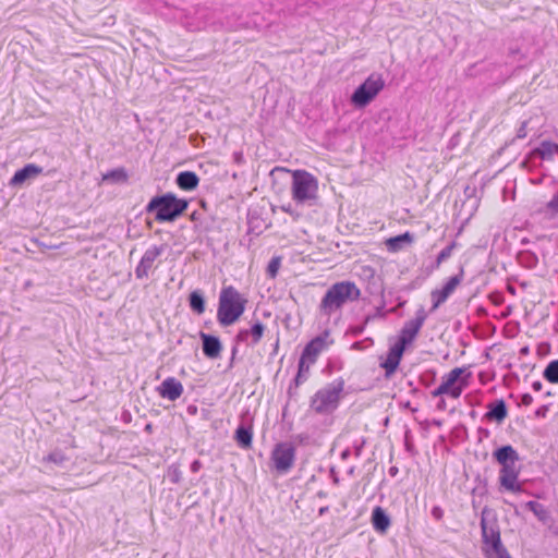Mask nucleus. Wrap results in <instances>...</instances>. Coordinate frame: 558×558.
I'll return each instance as SVG.
<instances>
[{"mask_svg":"<svg viewBox=\"0 0 558 558\" xmlns=\"http://www.w3.org/2000/svg\"><path fill=\"white\" fill-rule=\"evenodd\" d=\"M281 210L298 218L299 217V214L295 213V210L293 209L292 205L291 204H288V205H282L281 206Z\"/></svg>","mask_w":558,"mask_h":558,"instance_id":"obj_44","label":"nucleus"},{"mask_svg":"<svg viewBox=\"0 0 558 558\" xmlns=\"http://www.w3.org/2000/svg\"><path fill=\"white\" fill-rule=\"evenodd\" d=\"M330 476H331L333 484H336V485L339 484V476L333 468L330 469Z\"/></svg>","mask_w":558,"mask_h":558,"instance_id":"obj_48","label":"nucleus"},{"mask_svg":"<svg viewBox=\"0 0 558 558\" xmlns=\"http://www.w3.org/2000/svg\"><path fill=\"white\" fill-rule=\"evenodd\" d=\"M398 472V469L396 466L390 468L389 473L393 476Z\"/></svg>","mask_w":558,"mask_h":558,"instance_id":"obj_53","label":"nucleus"},{"mask_svg":"<svg viewBox=\"0 0 558 558\" xmlns=\"http://www.w3.org/2000/svg\"><path fill=\"white\" fill-rule=\"evenodd\" d=\"M236 352H238L236 347H233L232 348V357H231L230 366H232V363H233V360H234V356H235Z\"/></svg>","mask_w":558,"mask_h":558,"instance_id":"obj_52","label":"nucleus"},{"mask_svg":"<svg viewBox=\"0 0 558 558\" xmlns=\"http://www.w3.org/2000/svg\"><path fill=\"white\" fill-rule=\"evenodd\" d=\"M413 240H414L413 234H411L410 232L407 231L402 234L389 238L386 241V245H387L388 251L398 252V251L402 250L405 244L412 243Z\"/></svg>","mask_w":558,"mask_h":558,"instance_id":"obj_25","label":"nucleus"},{"mask_svg":"<svg viewBox=\"0 0 558 558\" xmlns=\"http://www.w3.org/2000/svg\"><path fill=\"white\" fill-rule=\"evenodd\" d=\"M271 460L278 473H287L294 464L295 448L290 442L277 444L271 452Z\"/></svg>","mask_w":558,"mask_h":558,"instance_id":"obj_9","label":"nucleus"},{"mask_svg":"<svg viewBox=\"0 0 558 558\" xmlns=\"http://www.w3.org/2000/svg\"><path fill=\"white\" fill-rule=\"evenodd\" d=\"M264 331V324L257 320L252 325L250 329H241L235 336V341L238 343L248 342V339L251 338L250 344L255 345L262 340Z\"/></svg>","mask_w":558,"mask_h":558,"instance_id":"obj_17","label":"nucleus"},{"mask_svg":"<svg viewBox=\"0 0 558 558\" xmlns=\"http://www.w3.org/2000/svg\"><path fill=\"white\" fill-rule=\"evenodd\" d=\"M157 391L160 397L175 401L183 393V386L174 377H168L157 387Z\"/></svg>","mask_w":558,"mask_h":558,"instance_id":"obj_16","label":"nucleus"},{"mask_svg":"<svg viewBox=\"0 0 558 558\" xmlns=\"http://www.w3.org/2000/svg\"><path fill=\"white\" fill-rule=\"evenodd\" d=\"M129 180V174L125 168L120 167L112 170H109L102 175V181L110 182L114 184L126 183Z\"/></svg>","mask_w":558,"mask_h":558,"instance_id":"obj_27","label":"nucleus"},{"mask_svg":"<svg viewBox=\"0 0 558 558\" xmlns=\"http://www.w3.org/2000/svg\"><path fill=\"white\" fill-rule=\"evenodd\" d=\"M532 402H533V397L530 393L522 395L521 402H520L521 405L529 407L532 404Z\"/></svg>","mask_w":558,"mask_h":558,"instance_id":"obj_43","label":"nucleus"},{"mask_svg":"<svg viewBox=\"0 0 558 558\" xmlns=\"http://www.w3.org/2000/svg\"><path fill=\"white\" fill-rule=\"evenodd\" d=\"M420 329H421V327H418L412 320H408L403 325L396 343H398L399 345H401L405 349L409 344H411L414 341Z\"/></svg>","mask_w":558,"mask_h":558,"instance_id":"obj_21","label":"nucleus"},{"mask_svg":"<svg viewBox=\"0 0 558 558\" xmlns=\"http://www.w3.org/2000/svg\"><path fill=\"white\" fill-rule=\"evenodd\" d=\"M177 185L184 191H193L199 183V178L193 171H182L177 175Z\"/></svg>","mask_w":558,"mask_h":558,"instance_id":"obj_23","label":"nucleus"},{"mask_svg":"<svg viewBox=\"0 0 558 558\" xmlns=\"http://www.w3.org/2000/svg\"><path fill=\"white\" fill-rule=\"evenodd\" d=\"M533 154L541 157L543 160H550L555 154H558V144L550 141H543L541 145L533 150Z\"/></svg>","mask_w":558,"mask_h":558,"instance_id":"obj_26","label":"nucleus"},{"mask_svg":"<svg viewBox=\"0 0 558 558\" xmlns=\"http://www.w3.org/2000/svg\"><path fill=\"white\" fill-rule=\"evenodd\" d=\"M247 300L232 286L221 289L219 294L217 320L228 327L234 324L244 313Z\"/></svg>","mask_w":558,"mask_h":558,"instance_id":"obj_3","label":"nucleus"},{"mask_svg":"<svg viewBox=\"0 0 558 558\" xmlns=\"http://www.w3.org/2000/svg\"><path fill=\"white\" fill-rule=\"evenodd\" d=\"M519 258H520V263L524 267H527V268H534V267H536V265L538 263L537 256L533 252H530V251L520 253Z\"/></svg>","mask_w":558,"mask_h":558,"instance_id":"obj_33","label":"nucleus"},{"mask_svg":"<svg viewBox=\"0 0 558 558\" xmlns=\"http://www.w3.org/2000/svg\"><path fill=\"white\" fill-rule=\"evenodd\" d=\"M311 365L312 364H308L306 361L302 359L299 360L298 373L293 380L295 387H299L300 385L307 380Z\"/></svg>","mask_w":558,"mask_h":558,"instance_id":"obj_30","label":"nucleus"},{"mask_svg":"<svg viewBox=\"0 0 558 558\" xmlns=\"http://www.w3.org/2000/svg\"><path fill=\"white\" fill-rule=\"evenodd\" d=\"M432 515L435 520L440 521L444 517V510L439 506H434L432 508Z\"/></svg>","mask_w":558,"mask_h":558,"instance_id":"obj_41","label":"nucleus"},{"mask_svg":"<svg viewBox=\"0 0 558 558\" xmlns=\"http://www.w3.org/2000/svg\"><path fill=\"white\" fill-rule=\"evenodd\" d=\"M386 316V312L384 311V305L376 307L375 313L373 315H367L365 317V324H368L371 320L375 318H384Z\"/></svg>","mask_w":558,"mask_h":558,"instance_id":"obj_39","label":"nucleus"},{"mask_svg":"<svg viewBox=\"0 0 558 558\" xmlns=\"http://www.w3.org/2000/svg\"><path fill=\"white\" fill-rule=\"evenodd\" d=\"M146 430H150L151 429V425L150 424H147L146 427H145Z\"/></svg>","mask_w":558,"mask_h":558,"instance_id":"obj_61","label":"nucleus"},{"mask_svg":"<svg viewBox=\"0 0 558 558\" xmlns=\"http://www.w3.org/2000/svg\"><path fill=\"white\" fill-rule=\"evenodd\" d=\"M280 265H281V257H279V256L272 257L270 259V262L268 263V266L266 269L267 276L272 279L276 278L278 275Z\"/></svg>","mask_w":558,"mask_h":558,"instance_id":"obj_35","label":"nucleus"},{"mask_svg":"<svg viewBox=\"0 0 558 558\" xmlns=\"http://www.w3.org/2000/svg\"><path fill=\"white\" fill-rule=\"evenodd\" d=\"M527 351H529V349H527V348H523V349L521 350V352H522V353H527Z\"/></svg>","mask_w":558,"mask_h":558,"instance_id":"obj_62","label":"nucleus"},{"mask_svg":"<svg viewBox=\"0 0 558 558\" xmlns=\"http://www.w3.org/2000/svg\"><path fill=\"white\" fill-rule=\"evenodd\" d=\"M199 338L202 340V350L206 357L215 360L220 356L222 351V343L217 336L199 331Z\"/></svg>","mask_w":558,"mask_h":558,"instance_id":"obj_14","label":"nucleus"},{"mask_svg":"<svg viewBox=\"0 0 558 558\" xmlns=\"http://www.w3.org/2000/svg\"><path fill=\"white\" fill-rule=\"evenodd\" d=\"M427 318V313L426 311L424 310L423 306H421L416 313H415V318L411 319L414 324H416L418 327L422 328V326L424 325L425 320Z\"/></svg>","mask_w":558,"mask_h":558,"instance_id":"obj_37","label":"nucleus"},{"mask_svg":"<svg viewBox=\"0 0 558 558\" xmlns=\"http://www.w3.org/2000/svg\"><path fill=\"white\" fill-rule=\"evenodd\" d=\"M525 507L532 511L539 521L546 522L549 519V512L544 505L530 500L525 504Z\"/></svg>","mask_w":558,"mask_h":558,"instance_id":"obj_29","label":"nucleus"},{"mask_svg":"<svg viewBox=\"0 0 558 558\" xmlns=\"http://www.w3.org/2000/svg\"><path fill=\"white\" fill-rule=\"evenodd\" d=\"M329 330H325L304 347L301 357L306 361L308 364H314L319 355V353L328 347L327 339L329 338Z\"/></svg>","mask_w":558,"mask_h":558,"instance_id":"obj_11","label":"nucleus"},{"mask_svg":"<svg viewBox=\"0 0 558 558\" xmlns=\"http://www.w3.org/2000/svg\"><path fill=\"white\" fill-rule=\"evenodd\" d=\"M444 395H446V392L444 391V389L441 388L440 385L436 389H434L432 391V396L433 397H440V396H444Z\"/></svg>","mask_w":558,"mask_h":558,"instance_id":"obj_47","label":"nucleus"},{"mask_svg":"<svg viewBox=\"0 0 558 558\" xmlns=\"http://www.w3.org/2000/svg\"><path fill=\"white\" fill-rule=\"evenodd\" d=\"M470 377L471 373H466L465 367H456L442 377L440 386L447 396L458 399L469 385Z\"/></svg>","mask_w":558,"mask_h":558,"instance_id":"obj_8","label":"nucleus"},{"mask_svg":"<svg viewBox=\"0 0 558 558\" xmlns=\"http://www.w3.org/2000/svg\"><path fill=\"white\" fill-rule=\"evenodd\" d=\"M189 305H190L191 310L198 315H201L205 312V310H206L205 298H204L202 291L194 290L190 293Z\"/></svg>","mask_w":558,"mask_h":558,"instance_id":"obj_28","label":"nucleus"},{"mask_svg":"<svg viewBox=\"0 0 558 558\" xmlns=\"http://www.w3.org/2000/svg\"><path fill=\"white\" fill-rule=\"evenodd\" d=\"M189 207V202L178 198L173 193H166L153 197L145 207L147 214H154L158 222H173L181 217Z\"/></svg>","mask_w":558,"mask_h":558,"instance_id":"obj_2","label":"nucleus"},{"mask_svg":"<svg viewBox=\"0 0 558 558\" xmlns=\"http://www.w3.org/2000/svg\"><path fill=\"white\" fill-rule=\"evenodd\" d=\"M202 468V463L199 460H194L192 463H191V471L193 473H196L199 471V469Z\"/></svg>","mask_w":558,"mask_h":558,"instance_id":"obj_46","label":"nucleus"},{"mask_svg":"<svg viewBox=\"0 0 558 558\" xmlns=\"http://www.w3.org/2000/svg\"><path fill=\"white\" fill-rule=\"evenodd\" d=\"M162 252L163 245H153L151 247L145 251L138 265L135 268V276L137 279L148 278L149 270L151 269L155 260L161 255Z\"/></svg>","mask_w":558,"mask_h":558,"instance_id":"obj_13","label":"nucleus"},{"mask_svg":"<svg viewBox=\"0 0 558 558\" xmlns=\"http://www.w3.org/2000/svg\"><path fill=\"white\" fill-rule=\"evenodd\" d=\"M508 415V409L507 404L504 399H497L490 402L487 405V412L485 413L484 417L487 421H494L497 423H501L505 421V418Z\"/></svg>","mask_w":558,"mask_h":558,"instance_id":"obj_20","label":"nucleus"},{"mask_svg":"<svg viewBox=\"0 0 558 558\" xmlns=\"http://www.w3.org/2000/svg\"><path fill=\"white\" fill-rule=\"evenodd\" d=\"M196 411H197V408L195 405H189L187 407V412L190 414H194V413H196Z\"/></svg>","mask_w":558,"mask_h":558,"instance_id":"obj_51","label":"nucleus"},{"mask_svg":"<svg viewBox=\"0 0 558 558\" xmlns=\"http://www.w3.org/2000/svg\"><path fill=\"white\" fill-rule=\"evenodd\" d=\"M464 271L460 268L459 274L450 277L440 290H433L430 293L433 305L429 312L436 311L453 293L456 288L463 280Z\"/></svg>","mask_w":558,"mask_h":558,"instance_id":"obj_10","label":"nucleus"},{"mask_svg":"<svg viewBox=\"0 0 558 558\" xmlns=\"http://www.w3.org/2000/svg\"><path fill=\"white\" fill-rule=\"evenodd\" d=\"M317 496H318L319 498H325V497L327 496V493H325V492H323V490H319V492L317 493Z\"/></svg>","mask_w":558,"mask_h":558,"instance_id":"obj_55","label":"nucleus"},{"mask_svg":"<svg viewBox=\"0 0 558 558\" xmlns=\"http://www.w3.org/2000/svg\"><path fill=\"white\" fill-rule=\"evenodd\" d=\"M381 75H369L351 95V104L356 108L366 107L384 88Z\"/></svg>","mask_w":558,"mask_h":558,"instance_id":"obj_7","label":"nucleus"},{"mask_svg":"<svg viewBox=\"0 0 558 558\" xmlns=\"http://www.w3.org/2000/svg\"><path fill=\"white\" fill-rule=\"evenodd\" d=\"M318 181L305 170H295L292 173V199L296 204L313 205L317 199Z\"/></svg>","mask_w":558,"mask_h":558,"instance_id":"obj_6","label":"nucleus"},{"mask_svg":"<svg viewBox=\"0 0 558 558\" xmlns=\"http://www.w3.org/2000/svg\"><path fill=\"white\" fill-rule=\"evenodd\" d=\"M433 423H434L435 425H437V426H440V425H441V422H440V421H438V420H434V422H433Z\"/></svg>","mask_w":558,"mask_h":558,"instance_id":"obj_60","label":"nucleus"},{"mask_svg":"<svg viewBox=\"0 0 558 558\" xmlns=\"http://www.w3.org/2000/svg\"><path fill=\"white\" fill-rule=\"evenodd\" d=\"M235 159L240 160L241 159V155L240 154H235Z\"/></svg>","mask_w":558,"mask_h":558,"instance_id":"obj_63","label":"nucleus"},{"mask_svg":"<svg viewBox=\"0 0 558 558\" xmlns=\"http://www.w3.org/2000/svg\"><path fill=\"white\" fill-rule=\"evenodd\" d=\"M236 444L243 448L248 449L252 447L253 429L252 426L240 424L234 433Z\"/></svg>","mask_w":558,"mask_h":558,"instance_id":"obj_24","label":"nucleus"},{"mask_svg":"<svg viewBox=\"0 0 558 558\" xmlns=\"http://www.w3.org/2000/svg\"><path fill=\"white\" fill-rule=\"evenodd\" d=\"M472 506L474 509L477 507V504L475 502V500L472 501Z\"/></svg>","mask_w":558,"mask_h":558,"instance_id":"obj_64","label":"nucleus"},{"mask_svg":"<svg viewBox=\"0 0 558 558\" xmlns=\"http://www.w3.org/2000/svg\"><path fill=\"white\" fill-rule=\"evenodd\" d=\"M361 296V290L352 281H340L333 283L323 296L319 311L324 315L330 316L333 312L340 310L347 302L356 301Z\"/></svg>","mask_w":558,"mask_h":558,"instance_id":"obj_4","label":"nucleus"},{"mask_svg":"<svg viewBox=\"0 0 558 558\" xmlns=\"http://www.w3.org/2000/svg\"><path fill=\"white\" fill-rule=\"evenodd\" d=\"M493 457L499 464L508 462L517 463L520 460L517 450L511 445H505L497 448L493 452Z\"/></svg>","mask_w":558,"mask_h":558,"instance_id":"obj_22","label":"nucleus"},{"mask_svg":"<svg viewBox=\"0 0 558 558\" xmlns=\"http://www.w3.org/2000/svg\"><path fill=\"white\" fill-rule=\"evenodd\" d=\"M456 246L457 243L452 241L450 244H448L439 252V254L436 257V267H439L441 263H444L451 256L452 251L454 250Z\"/></svg>","mask_w":558,"mask_h":558,"instance_id":"obj_34","label":"nucleus"},{"mask_svg":"<svg viewBox=\"0 0 558 558\" xmlns=\"http://www.w3.org/2000/svg\"><path fill=\"white\" fill-rule=\"evenodd\" d=\"M508 290L512 294H514V292H515V289L513 287H511V286L508 287Z\"/></svg>","mask_w":558,"mask_h":558,"instance_id":"obj_59","label":"nucleus"},{"mask_svg":"<svg viewBox=\"0 0 558 558\" xmlns=\"http://www.w3.org/2000/svg\"><path fill=\"white\" fill-rule=\"evenodd\" d=\"M547 411H548L547 407L546 405H542L541 408H538L536 410L535 414H536L537 417H545Z\"/></svg>","mask_w":558,"mask_h":558,"instance_id":"obj_45","label":"nucleus"},{"mask_svg":"<svg viewBox=\"0 0 558 558\" xmlns=\"http://www.w3.org/2000/svg\"><path fill=\"white\" fill-rule=\"evenodd\" d=\"M544 378L551 383L558 384V359L550 361L543 372Z\"/></svg>","mask_w":558,"mask_h":558,"instance_id":"obj_32","label":"nucleus"},{"mask_svg":"<svg viewBox=\"0 0 558 558\" xmlns=\"http://www.w3.org/2000/svg\"><path fill=\"white\" fill-rule=\"evenodd\" d=\"M327 511H328V507H322V508L319 509V511H318V512H319V514H320V515H323V514H325Z\"/></svg>","mask_w":558,"mask_h":558,"instance_id":"obj_54","label":"nucleus"},{"mask_svg":"<svg viewBox=\"0 0 558 558\" xmlns=\"http://www.w3.org/2000/svg\"><path fill=\"white\" fill-rule=\"evenodd\" d=\"M517 463H500L501 469L499 473L500 485L512 493L522 492V486L518 484V476L520 470L515 466Z\"/></svg>","mask_w":558,"mask_h":558,"instance_id":"obj_12","label":"nucleus"},{"mask_svg":"<svg viewBox=\"0 0 558 558\" xmlns=\"http://www.w3.org/2000/svg\"><path fill=\"white\" fill-rule=\"evenodd\" d=\"M352 347L354 349H361V342H354Z\"/></svg>","mask_w":558,"mask_h":558,"instance_id":"obj_57","label":"nucleus"},{"mask_svg":"<svg viewBox=\"0 0 558 558\" xmlns=\"http://www.w3.org/2000/svg\"><path fill=\"white\" fill-rule=\"evenodd\" d=\"M481 530L483 550L487 558H511L502 545L500 530L496 515L492 509L484 507L481 512Z\"/></svg>","mask_w":558,"mask_h":558,"instance_id":"obj_1","label":"nucleus"},{"mask_svg":"<svg viewBox=\"0 0 558 558\" xmlns=\"http://www.w3.org/2000/svg\"><path fill=\"white\" fill-rule=\"evenodd\" d=\"M69 460V457L60 449H54L43 459L44 462H51L58 466H63Z\"/></svg>","mask_w":558,"mask_h":558,"instance_id":"obj_31","label":"nucleus"},{"mask_svg":"<svg viewBox=\"0 0 558 558\" xmlns=\"http://www.w3.org/2000/svg\"><path fill=\"white\" fill-rule=\"evenodd\" d=\"M191 219L192 220H197L198 219V216H197V213L194 211L192 215H191Z\"/></svg>","mask_w":558,"mask_h":558,"instance_id":"obj_56","label":"nucleus"},{"mask_svg":"<svg viewBox=\"0 0 558 558\" xmlns=\"http://www.w3.org/2000/svg\"><path fill=\"white\" fill-rule=\"evenodd\" d=\"M405 349L398 343L389 348L387 357L380 363V367L385 369L386 377L391 376L398 368Z\"/></svg>","mask_w":558,"mask_h":558,"instance_id":"obj_15","label":"nucleus"},{"mask_svg":"<svg viewBox=\"0 0 558 558\" xmlns=\"http://www.w3.org/2000/svg\"><path fill=\"white\" fill-rule=\"evenodd\" d=\"M123 417L125 421L130 420L131 418V414L129 412L124 413L123 414Z\"/></svg>","mask_w":558,"mask_h":558,"instance_id":"obj_58","label":"nucleus"},{"mask_svg":"<svg viewBox=\"0 0 558 558\" xmlns=\"http://www.w3.org/2000/svg\"><path fill=\"white\" fill-rule=\"evenodd\" d=\"M437 410L444 411L446 410V401L444 399H440L436 405Z\"/></svg>","mask_w":558,"mask_h":558,"instance_id":"obj_50","label":"nucleus"},{"mask_svg":"<svg viewBox=\"0 0 558 558\" xmlns=\"http://www.w3.org/2000/svg\"><path fill=\"white\" fill-rule=\"evenodd\" d=\"M488 299L489 301L494 304V305H501L505 301V296L502 294V292L500 291H494L492 292L489 295H488Z\"/></svg>","mask_w":558,"mask_h":558,"instance_id":"obj_38","label":"nucleus"},{"mask_svg":"<svg viewBox=\"0 0 558 558\" xmlns=\"http://www.w3.org/2000/svg\"><path fill=\"white\" fill-rule=\"evenodd\" d=\"M526 125H527V121H523L521 123L520 128L517 131V137L518 138L526 137Z\"/></svg>","mask_w":558,"mask_h":558,"instance_id":"obj_42","label":"nucleus"},{"mask_svg":"<svg viewBox=\"0 0 558 558\" xmlns=\"http://www.w3.org/2000/svg\"><path fill=\"white\" fill-rule=\"evenodd\" d=\"M343 390V378H336L314 393L310 401L311 410L319 415L332 414L339 408Z\"/></svg>","mask_w":558,"mask_h":558,"instance_id":"obj_5","label":"nucleus"},{"mask_svg":"<svg viewBox=\"0 0 558 558\" xmlns=\"http://www.w3.org/2000/svg\"><path fill=\"white\" fill-rule=\"evenodd\" d=\"M371 522L373 529L379 534H385L391 525L390 517L388 515L386 510L380 506H376L373 509Z\"/></svg>","mask_w":558,"mask_h":558,"instance_id":"obj_19","label":"nucleus"},{"mask_svg":"<svg viewBox=\"0 0 558 558\" xmlns=\"http://www.w3.org/2000/svg\"><path fill=\"white\" fill-rule=\"evenodd\" d=\"M43 172V168L35 163H27L19 169L10 180L11 186H20L28 179H33Z\"/></svg>","mask_w":558,"mask_h":558,"instance_id":"obj_18","label":"nucleus"},{"mask_svg":"<svg viewBox=\"0 0 558 558\" xmlns=\"http://www.w3.org/2000/svg\"><path fill=\"white\" fill-rule=\"evenodd\" d=\"M546 210L551 217L558 215V191L553 195L551 199L546 204Z\"/></svg>","mask_w":558,"mask_h":558,"instance_id":"obj_36","label":"nucleus"},{"mask_svg":"<svg viewBox=\"0 0 558 558\" xmlns=\"http://www.w3.org/2000/svg\"><path fill=\"white\" fill-rule=\"evenodd\" d=\"M367 324H365V322L362 324V325H359V326H352L350 327L349 329V332L352 335V336H360L363 333L365 327H366Z\"/></svg>","mask_w":558,"mask_h":558,"instance_id":"obj_40","label":"nucleus"},{"mask_svg":"<svg viewBox=\"0 0 558 558\" xmlns=\"http://www.w3.org/2000/svg\"><path fill=\"white\" fill-rule=\"evenodd\" d=\"M542 387H543V384L539 380H535L532 384V388H533L534 391H541Z\"/></svg>","mask_w":558,"mask_h":558,"instance_id":"obj_49","label":"nucleus"}]
</instances>
